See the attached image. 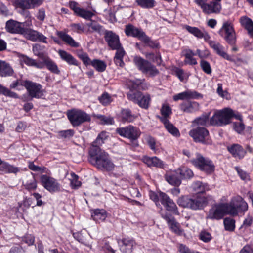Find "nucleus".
I'll return each instance as SVG.
<instances>
[{"instance_id":"nucleus-1","label":"nucleus","mask_w":253,"mask_h":253,"mask_svg":"<svg viewBox=\"0 0 253 253\" xmlns=\"http://www.w3.org/2000/svg\"><path fill=\"white\" fill-rule=\"evenodd\" d=\"M88 161L91 165L103 171H112L115 167L109 155L97 146L90 148L89 151Z\"/></svg>"},{"instance_id":"nucleus-2","label":"nucleus","mask_w":253,"mask_h":253,"mask_svg":"<svg viewBox=\"0 0 253 253\" xmlns=\"http://www.w3.org/2000/svg\"><path fill=\"white\" fill-rule=\"evenodd\" d=\"M242 120V115L230 108H224L215 111L211 117V126H223L229 124L232 118Z\"/></svg>"},{"instance_id":"nucleus-3","label":"nucleus","mask_w":253,"mask_h":253,"mask_svg":"<svg viewBox=\"0 0 253 253\" xmlns=\"http://www.w3.org/2000/svg\"><path fill=\"white\" fill-rule=\"evenodd\" d=\"M177 203L180 207L197 210L203 209L207 205L208 201L204 196L190 197L183 196L177 199Z\"/></svg>"},{"instance_id":"nucleus-4","label":"nucleus","mask_w":253,"mask_h":253,"mask_svg":"<svg viewBox=\"0 0 253 253\" xmlns=\"http://www.w3.org/2000/svg\"><path fill=\"white\" fill-rule=\"evenodd\" d=\"M228 214L237 216L244 214L248 210V204L241 196L236 195L231 199L228 203Z\"/></svg>"},{"instance_id":"nucleus-5","label":"nucleus","mask_w":253,"mask_h":253,"mask_svg":"<svg viewBox=\"0 0 253 253\" xmlns=\"http://www.w3.org/2000/svg\"><path fill=\"white\" fill-rule=\"evenodd\" d=\"M67 117L74 127L80 126L85 122L91 121L90 116L84 111L79 109H72L67 113Z\"/></svg>"},{"instance_id":"nucleus-6","label":"nucleus","mask_w":253,"mask_h":253,"mask_svg":"<svg viewBox=\"0 0 253 253\" xmlns=\"http://www.w3.org/2000/svg\"><path fill=\"white\" fill-rule=\"evenodd\" d=\"M133 63L138 69L143 74H148L150 76L154 77L159 73L155 66L140 56H135L133 58Z\"/></svg>"},{"instance_id":"nucleus-7","label":"nucleus","mask_w":253,"mask_h":253,"mask_svg":"<svg viewBox=\"0 0 253 253\" xmlns=\"http://www.w3.org/2000/svg\"><path fill=\"white\" fill-rule=\"evenodd\" d=\"M116 132L120 136L127 138L131 142H134L135 146H138L137 139L139 138L141 132L138 128L132 125L117 128Z\"/></svg>"},{"instance_id":"nucleus-8","label":"nucleus","mask_w":253,"mask_h":253,"mask_svg":"<svg viewBox=\"0 0 253 253\" xmlns=\"http://www.w3.org/2000/svg\"><path fill=\"white\" fill-rule=\"evenodd\" d=\"M191 162L194 166L206 173H211L215 170V166L213 162L199 153L197 154L195 159L191 160Z\"/></svg>"},{"instance_id":"nucleus-9","label":"nucleus","mask_w":253,"mask_h":253,"mask_svg":"<svg viewBox=\"0 0 253 253\" xmlns=\"http://www.w3.org/2000/svg\"><path fill=\"white\" fill-rule=\"evenodd\" d=\"M189 135L194 142L204 145H211L212 141L209 136V131L204 127H197L189 132Z\"/></svg>"},{"instance_id":"nucleus-10","label":"nucleus","mask_w":253,"mask_h":253,"mask_svg":"<svg viewBox=\"0 0 253 253\" xmlns=\"http://www.w3.org/2000/svg\"><path fill=\"white\" fill-rule=\"evenodd\" d=\"M228 203H216L213 205L209 210L206 216L207 219L220 220L226 214H228Z\"/></svg>"},{"instance_id":"nucleus-11","label":"nucleus","mask_w":253,"mask_h":253,"mask_svg":"<svg viewBox=\"0 0 253 253\" xmlns=\"http://www.w3.org/2000/svg\"><path fill=\"white\" fill-rule=\"evenodd\" d=\"M226 42L230 45H234L236 43L237 36L233 25L229 21L223 23L221 28L219 31Z\"/></svg>"},{"instance_id":"nucleus-12","label":"nucleus","mask_w":253,"mask_h":253,"mask_svg":"<svg viewBox=\"0 0 253 253\" xmlns=\"http://www.w3.org/2000/svg\"><path fill=\"white\" fill-rule=\"evenodd\" d=\"M207 0H195L196 4L201 8L206 14H218L221 10V4L218 2L210 1L206 3Z\"/></svg>"},{"instance_id":"nucleus-13","label":"nucleus","mask_w":253,"mask_h":253,"mask_svg":"<svg viewBox=\"0 0 253 253\" xmlns=\"http://www.w3.org/2000/svg\"><path fill=\"white\" fill-rule=\"evenodd\" d=\"M127 97L128 100L138 104L141 108H148L151 100L149 95H144L140 91H130L127 94Z\"/></svg>"},{"instance_id":"nucleus-14","label":"nucleus","mask_w":253,"mask_h":253,"mask_svg":"<svg viewBox=\"0 0 253 253\" xmlns=\"http://www.w3.org/2000/svg\"><path fill=\"white\" fill-rule=\"evenodd\" d=\"M40 181L41 185L50 193L57 192L61 190L60 184L51 175H41Z\"/></svg>"},{"instance_id":"nucleus-15","label":"nucleus","mask_w":253,"mask_h":253,"mask_svg":"<svg viewBox=\"0 0 253 253\" xmlns=\"http://www.w3.org/2000/svg\"><path fill=\"white\" fill-rule=\"evenodd\" d=\"M24 86L28 93V95L30 97V100H32L34 98L37 99L41 98L44 95L42 87L39 83L27 80L24 83Z\"/></svg>"},{"instance_id":"nucleus-16","label":"nucleus","mask_w":253,"mask_h":253,"mask_svg":"<svg viewBox=\"0 0 253 253\" xmlns=\"http://www.w3.org/2000/svg\"><path fill=\"white\" fill-rule=\"evenodd\" d=\"M44 0H11V3L15 9L22 10L34 9L42 4Z\"/></svg>"},{"instance_id":"nucleus-17","label":"nucleus","mask_w":253,"mask_h":253,"mask_svg":"<svg viewBox=\"0 0 253 253\" xmlns=\"http://www.w3.org/2000/svg\"><path fill=\"white\" fill-rule=\"evenodd\" d=\"M104 39L108 46L112 50L118 49L122 46L119 36L111 30H105Z\"/></svg>"},{"instance_id":"nucleus-18","label":"nucleus","mask_w":253,"mask_h":253,"mask_svg":"<svg viewBox=\"0 0 253 253\" xmlns=\"http://www.w3.org/2000/svg\"><path fill=\"white\" fill-rule=\"evenodd\" d=\"M160 202L166 210L175 215H179L178 208L173 200L166 193L160 191Z\"/></svg>"},{"instance_id":"nucleus-19","label":"nucleus","mask_w":253,"mask_h":253,"mask_svg":"<svg viewBox=\"0 0 253 253\" xmlns=\"http://www.w3.org/2000/svg\"><path fill=\"white\" fill-rule=\"evenodd\" d=\"M27 39L32 42H39L48 43L47 38L42 33L31 28H26L23 34Z\"/></svg>"},{"instance_id":"nucleus-20","label":"nucleus","mask_w":253,"mask_h":253,"mask_svg":"<svg viewBox=\"0 0 253 253\" xmlns=\"http://www.w3.org/2000/svg\"><path fill=\"white\" fill-rule=\"evenodd\" d=\"M203 95L198 92L191 89H187L183 92L177 93L173 95V99L175 101L181 100H190L191 99H202Z\"/></svg>"},{"instance_id":"nucleus-21","label":"nucleus","mask_w":253,"mask_h":253,"mask_svg":"<svg viewBox=\"0 0 253 253\" xmlns=\"http://www.w3.org/2000/svg\"><path fill=\"white\" fill-rule=\"evenodd\" d=\"M161 216L166 221L168 226L173 233L178 235H182L183 234V229L181 228L180 224L176 221L174 217L168 213L161 214Z\"/></svg>"},{"instance_id":"nucleus-22","label":"nucleus","mask_w":253,"mask_h":253,"mask_svg":"<svg viewBox=\"0 0 253 253\" xmlns=\"http://www.w3.org/2000/svg\"><path fill=\"white\" fill-rule=\"evenodd\" d=\"M26 22H19L18 21L9 20L6 23V29L7 31L12 34H19L23 35L26 27Z\"/></svg>"},{"instance_id":"nucleus-23","label":"nucleus","mask_w":253,"mask_h":253,"mask_svg":"<svg viewBox=\"0 0 253 253\" xmlns=\"http://www.w3.org/2000/svg\"><path fill=\"white\" fill-rule=\"evenodd\" d=\"M123 253H131L136 246L135 241L129 237L123 238L118 241Z\"/></svg>"},{"instance_id":"nucleus-24","label":"nucleus","mask_w":253,"mask_h":253,"mask_svg":"<svg viewBox=\"0 0 253 253\" xmlns=\"http://www.w3.org/2000/svg\"><path fill=\"white\" fill-rule=\"evenodd\" d=\"M179 108L184 113L193 114L200 110V105L196 101L187 100L181 102Z\"/></svg>"},{"instance_id":"nucleus-25","label":"nucleus","mask_w":253,"mask_h":253,"mask_svg":"<svg viewBox=\"0 0 253 253\" xmlns=\"http://www.w3.org/2000/svg\"><path fill=\"white\" fill-rule=\"evenodd\" d=\"M124 32L126 36L137 38L140 41L146 34L142 29L137 28L131 24L126 25Z\"/></svg>"},{"instance_id":"nucleus-26","label":"nucleus","mask_w":253,"mask_h":253,"mask_svg":"<svg viewBox=\"0 0 253 253\" xmlns=\"http://www.w3.org/2000/svg\"><path fill=\"white\" fill-rule=\"evenodd\" d=\"M141 160L150 168L156 167L164 169L165 167V163L156 156H144L142 157Z\"/></svg>"},{"instance_id":"nucleus-27","label":"nucleus","mask_w":253,"mask_h":253,"mask_svg":"<svg viewBox=\"0 0 253 253\" xmlns=\"http://www.w3.org/2000/svg\"><path fill=\"white\" fill-rule=\"evenodd\" d=\"M164 177L167 182L171 185L178 187L181 183V180L177 170L166 172Z\"/></svg>"},{"instance_id":"nucleus-28","label":"nucleus","mask_w":253,"mask_h":253,"mask_svg":"<svg viewBox=\"0 0 253 253\" xmlns=\"http://www.w3.org/2000/svg\"><path fill=\"white\" fill-rule=\"evenodd\" d=\"M209 44L218 55L228 61L232 60L230 56L224 51V47L220 43L214 41H210Z\"/></svg>"},{"instance_id":"nucleus-29","label":"nucleus","mask_w":253,"mask_h":253,"mask_svg":"<svg viewBox=\"0 0 253 253\" xmlns=\"http://www.w3.org/2000/svg\"><path fill=\"white\" fill-rule=\"evenodd\" d=\"M20 169L17 167L9 164L8 163L2 161L0 158V174L6 173L16 174L19 172Z\"/></svg>"},{"instance_id":"nucleus-30","label":"nucleus","mask_w":253,"mask_h":253,"mask_svg":"<svg viewBox=\"0 0 253 253\" xmlns=\"http://www.w3.org/2000/svg\"><path fill=\"white\" fill-rule=\"evenodd\" d=\"M56 34L59 38L68 45L75 48L79 47L80 43L76 42L73 38L66 32L61 31H57Z\"/></svg>"},{"instance_id":"nucleus-31","label":"nucleus","mask_w":253,"mask_h":253,"mask_svg":"<svg viewBox=\"0 0 253 253\" xmlns=\"http://www.w3.org/2000/svg\"><path fill=\"white\" fill-rule=\"evenodd\" d=\"M228 150L234 157L239 159L243 158L246 154V151L242 146L237 144L228 147Z\"/></svg>"},{"instance_id":"nucleus-32","label":"nucleus","mask_w":253,"mask_h":253,"mask_svg":"<svg viewBox=\"0 0 253 253\" xmlns=\"http://www.w3.org/2000/svg\"><path fill=\"white\" fill-rule=\"evenodd\" d=\"M185 29L198 38L201 39L204 38L205 40H207L210 38L209 35L204 29L200 30L197 27H192L189 25L185 26Z\"/></svg>"},{"instance_id":"nucleus-33","label":"nucleus","mask_w":253,"mask_h":253,"mask_svg":"<svg viewBox=\"0 0 253 253\" xmlns=\"http://www.w3.org/2000/svg\"><path fill=\"white\" fill-rule=\"evenodd\" d=\"M58 53L61 59L66 62L69 65H78V61L71 54L64 50H59Z\"/></svg>"},{"instance_id":"nucleus-34","label":"nucleus","mask_w":253,"mask_h":253,"mask_svg":"<svg viewBox=\"0 0 253 253\" xmlns=\"http://www.w3.org/2000/svg\"><path fill=\"white\" fill-rule=\"evenodd\" d=\"M162 122L167 130L172 135L175 137H179L180 136L178 129L171 123L168 119L164 118L162 119Z\"/></svg>"},{"instance_id":"nucleus-35","label":"nucleus","mask_w":253,"mask_h":253,"mask_svg":"<svg viewBox=\"0 0 253 253\" xmlns=\"http://www.w3.org/2000/svg\"><path fill=\"white\" fill-rule=\"evenodd\" d=\"M116 51L114 57V62L117 66L123 67L125 65L123 61L124 57L126 54V52L123 47H119L118 49H115Z\"/></svg>"},{"instance_id":"nucleus-36","label":"nucleus","mask_w":253,"mask_h":253,"mask_svg":"<svg viewBox=\"0 0 253 253\" xmlns=\"http://www.w3.org/2000/svg\"><path fill=\"white\" fill-rule=\"evenodd\" d=\"M185 56L184 63L190 65H195L197 64L196 58L193 56L196 55L195 53L191 49H186L183 50Z\"/></svg>"},{"instance_id":"nucleus-37","label":"nucleus","mask_w":253,"mask_h":253,"mask_svg":"<svg viewBox=\"0 0 253 253\" xmlns=\"http://www.w3.org/2000/svg\"><path fill=\"white\" fill-rule=\"evenodd\" d=\"M210 112L204 113L199 117L195 119L194 122L198 125L208 126L211 125V118L210 119Z\"/></svg>"},{"instance_id":"nucleus-38","label":"nucleus","mask_w":253,"mask_h":253,"mask_svg":"<svg viewBox=\"0 0 253 253\" xmlns=\"http://www.w3.org/2000/svg\"><path fill=\"white\" fill-rule=\"evenodd\" d=\"M240 22L248 31V33L253 37V22L252 19L247 16H242L240 19Z\"/></svg>"},{"instance_id":"nucleus-39","label":"nucleus","mask_w":253,"mask_h":253,"mask_svg":"<svg viewBox=\"0 0 253 253\" xmlns=\"http://www.w3.org/2000/svg\"><path fill=\"white\" fill-rule=\"evenodd\" d=\"M91 217L96 222L100 223L105 220L107 212L104 209H95L92 213Z\"/></svg>"},{"instance_id":"nucleus-40","label":"nucleus","mask_w":253,"mask_h":253,"mask_svg":"<svg viewBox=\"0 0 253 253\" xmlns=\"http://www.w3.org/2000/svg\"><path fill=\"white\" fill-rule=\"evenodd\" d=\"M172 74L176 76L181 82H186L189 77L188 73L185 72L183 69L174 66L171 69Z\"/></svg>"},{"instance_id":"nucleus-41","label":"nucleus","mask_w":253,"mask_h":253,"mask_svg":"<svg viewBox=\"0 0 253 253\" xmlns=\"http://www.w3.org/2000/svg\"><path fill=\"white\" fill-rule=\"evenodd\" d=\"M13 70L10 65L4 61L0 62V76L1 77L11 76Z\"/></svg>"},{"instance_id":"nucleus-42","label":"nucleus","mask_w":253,"mask_h":253,"mask_svg":"<svg viewBox=\"0 0 253 253\" xmlns=\"http://www.w3.org/2000/svg\"><path fill=\"white\" fill-rule=\"evenodd\" d=\"M121 118L123 122L130 123L134 121L136 116L132 113L130 109H123L121 112Z\"/></svg>"},{"instance_id":"nucleus-43","label":"nucleus","mask_w":253,"mask_h":253,"mask_svg":"<svg viewBox=\"0 0 253 253\" xmlns=\"http://www.w3.org/2000/svg\"><path fill=\"white\" fill-rule=\"evenodd\" d=\"M44 46H42L39 44H35L33 45L32 51L34 54L38 56L40 59L43 61L48 56L43 51Z\"/></svg>"},{"instance_id":"nucleus-44","label":"nucleus","mask_w":253,"mask_h":253,"mask_svg":"<svg viewBox=\"0 0 253 253\" xmlns=\"http://www.w3.org/2000/svg\"><path fill=\"white\" fill-rule=\"evenodd\" d=\"M47 68L52 73L56 74H60V70L56 64L48 56L43 61Z\"/></svg>"},{"instance_id":"nucleus-45","label":"nucleus","mask_w":253,"mask_h":253,"mask_svg":"<svg viewBox=\"0 0 253 253\" xmlns=\"http://www.w3.org/2000/svg\"><path fill=\"white\" fill-rule=\"evenodd\" d=\"M21 61L28 66L35 67L39 69H42L43 67L42 63L38 62L36 60L26 55L22 56Z\"/></svg>"},{"instance_id":"nucleus-46","label":"nucleus","mask_w":253,"mask_h":253,"mask_svg":"<svg viewBox=\"0 0 253 253\" xmlns=\"http://www.w3.org/2000/svg\"><path fill=\"white\" fill-rule=\"evenodd\" d=\"M141 41L146 44V46L152 49H159L160 45L159 42L156 40H153L150 37L146 34L145 35Z\"/></svg>"},{"instance_id":"nucleus-47","label":"nucleus","mask_w":253,"mask_h":253,"mask_svg":"<svg viewBox=\"0 0 253 253\" xmlns=\"http://www.w3.org/2000/svg\"><path fill=\"white\" fill-rule=\"evenodd\" d=\"M91 65L98 72H104L107 68L106 62L100 59L92 60Z\"/></svg>"},{"instance_id":"nucleus-48","label":"nucleus","mask_w":253,"mask_h":253,"mask_svg":"<svg viewBox=\"0 0 253 253\" xmlns=\"http://www.w3.org/2000/svg\"><path fill=\"white\" fill-rule=\"evenodd\" d=\"M109 137V133L106 131H103L98 134L97 138L93 142L92 147L97 146L100 147L105 140Z\"/></svg>"},{"instance_id":"nucleus-49","label":"nucleus","mask_w":253,"mask_h":253,"mask_svg":"<svg viewBox=\"0 0 253 253\" xmlns=\"http://www.w3.org/2000/svg\"><path fill=\"white\" fill-rule=\"evenodd\" d=\"M181 179H189L192 178L193 175V172L191 169L187 167H183L177 169Z\"/></svg>"},{"instance_id":"nucleus-50","label":"nucleus","mask_w":253,"mask_h":253,"mask_svg":"<svg viewBox=\"0 0 253 253\" xmlns=\"http://www.w3.org/2000/svg\"><path fill=\"white\" fill-rule=\"evenodd\" d=\"M137 4L144 9H151L154 7L156 2L155 0H135Z\"/></svg>"},{"instance_id":"nucleus-51","label":"nucleus","mask_w":253,"mask_h":253,"mask_svg":"<svg viewBox=\"0 0 253 253\" xmlns=\"http://www.w3.org/2000/svg\"><path fill=\"white\" fill-rule=\"evenodd\" d=\"M94 117L99 120V124L101 125H113L114 123V120L113 117L109 116H106L103 115L96 114Z\"/></svg>"},{"instance_id":"nucleus-52","label":"nucleus","mask_w":253,"mask_h":253,"mask_svg":"<svg viewBox=\"0 0 253 253\" xmlns=\"http://www.w3.org/2000/svg\"><path fill=\"white\" fill-rule=\"evenodd\" d=\"M76 14L86 20H90L94 15L90 11L85 10L84 8H76Z\"/></svg>"},{"instance_id":"nucleus-53","label":"nucleus","mask_w":253,"mask_h":253,"mask_svg":"<svg viewBox=\"0 0 253 253\" xmlns=\"http://www.w3.org/2000/svg\"><path fill=\"white\" fill-rule=\"evenodd\" d=\"M98 100L102 105L106 106L113 102V98L108 92H104L98 97Z\"/></svg>"},{"instance_id":"nucleus-54","label":"nucleus","mask_w":253,"mask_h":253,"mask_svg":"<svg viewBox=\"0 0 253 253\" xmlns=\"http://www.w3.org/2000/svg\"><path fill=\"white\" fill-rule=\"evenodd\" d=\"M161 114L162 117H160V121L162 122V119L165 118L168 119V118L172 114V110L168 104H164L162 105L161 109Z\"/></svg>"},{"instance_id":"nucleus-55","label":"nucleus","mask_w":253,"mask_h":253,"mask_svg":"<svg viewBox=\"0 0 253 253\" xmlns=\"http://www.w3.org/2000/svg\"><path fill=\"white\" fill-rule=\"evenodd\" d=\"M0 94H1L6 97L17 99L19 98L18 95L8 88L0 84Z\"/></svg>"},{"instance_id":"nucleus-56","label":"nucleus","mask_w":253,"mask_h":253,"mask_svg":"<svg viewBox=\"0 0 253 253\" xmlns=\"http://www.w3.org/2000/svg\"><path fill=\"white\" fill-rule=\"evenodd\" d=\"M225 229L229 231H233L235 228V220L230 217H226L224 219Z\"/></svg>"},{"instance_id":"nucleus-57","label":"nucleus","mask_w":253,"mask_h":253,"mask_svg":"<svg viewBox=\"0 0 253 253\" xmlns=\"http://www.w3.org/2000/svg\"><path fill=\"white\" fill-rule=\"evenodd\" d=\"M193 189L198 193H203L209 189V185L200 181L195 182L193 185Z\"/></svg>"},{"instance_id":"nucleus-58","label":"nucleus","mask_w":253,"mask_h":253,"mask_svg":"<svg viewBox=\"0 0 253 253\" xmlns=\"http://www.w3.org/2000/svg\"><path fill=\"white\" fill-rule=\"evenodd\" d=\"M23 185L25 188L28 191H33L37 189V182L35 178L33 177L32 179L27 180Z\"/></svg>"},{"instance_id":"nucleus-59","label":"nucleus","mask_w":253,"mask_h":253,"mask_svg":"<svg viewBox=\"0 0 253 253\" xmlns=\"http://www.w3.org/2000/svg\"><path fill=\"white\" fill-rule=\"evenodd\" d=\"M200 64V67L204 73L208 75L211 74L212 69L210 64L207 61L201 59Z\"/></svg>"},{"instance_id":"nucleus-60","label":"nucleus","mask_w":253,"mask_h":253,"mask_svg":"<svg viewBox=\"0 0 253 253\" xmlns=\"http://www.w3.org/2000/svg\"><path fill=\"white\" fill-rule=\"evenodd\" d=\"M70 27L74 32L78 34H81L85 31V25L83 23H72Z\"/></svg>"},{"instance_id":"nucleus-61","label":"nucleus","mask_w":253,"mask_h":253,"mask_svg":"<svg viewBox=\"0 0 253 253\" xmlns=\"http://www.w3.org/2000/svg\"><path fill=\"white\" fill-rule=\"evenodd\" d=\"M88 27L91 28L93 31L101 34L103 32V27L96 22H91L87 24Z\"/></svg>"},{"instance_id":"nucleus-62","label":"nucleus","mask_w":253,"mask_h":253,"mask_svg":"<svg viewBox=\"0 0 253 253\" xmlns=\"http://www.w3.org/2000/svg\"><path fill=\"white\" fill-rule=\"evenodd\" d=\"M235 169L242 180L245 181H248L250 180L249 174L246 171L243 170L240 167H236Z\"/></svg>"},{"instance_id":"nucleus-63","label":"nucleus","mask_w":253,"mask_h":253,"mask_svg":"<svg viewBox=\"0 0 253 253\" xmlns=\"http://www.w3.org/2000/svg\"><path fill=\"white\" fill-rule=\"evenodd\" d=\"M58 134L61 138H69L74 135L75 131L73 129H67L60 131L58 132Z\"/></svg>"},{"instance_id":"nucleus-64","label":"nucleus","mask_w":253,"mask_h":253,"mask_svg":"<svg viewBox=\"0 0 253 253\" xmlns=\"http://www.w3.org/2000/svg\"><path fill=\"white\" fill-rule=\"evenodd\" d=\"M253 219L251 215H247L246 218L243 221V224L240 227V229H246L251 226L253 223Z\"/></svg>"}]
</instances>
